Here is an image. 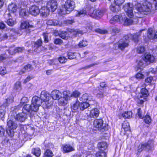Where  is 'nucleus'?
Listing matches in <instances>:
<instances>
[{
	"label": "nucleus",
	"instance_id": "1",
	"mask_svg": "<svg viewBox=\"0 0 157 157\" xmlns=\"http://www.w3.org/2000/svg\"><path fill=\"white\" fill-rule=\"evenodd\" d=\"M21 108V105H18L17 106L12 107L11 108V110L12 111L11 116L12 118L14 119L21 122L24 121L27 118V115L28 113L27 112L24 111V107H23L22 109V112L17 114V112Z\"/></svg>",
	"mask_w": 157,
	"mask_h": 157
},
{
	"label": "nucleus",
	"instance_id": "2",
	"mask_svg": "<svg viewBox=\"0 0 157 157\" xmlns=\"http://www.w3.org/2000/svg\"><path fill=\"white\" fill-rule=\"evenodd\" d=\"M151 3L148 2H145L141 4L137 2L136 10L140 13L144 14H149L151 10Z\"/></svg>",
	"mask_w": 157,
	"mask_h": 157
},
{
	"label": "nucleus",
	"instance_id": "3",
	"mask_svg": "<svg viewBox=\"0 0 157 157\" xmlns=\"http://www.w3.org/2000/svg\"><path fill=\"white\" fill-rule=\"evenodd\" d=\"M154 149V142L153 140H150L143 144L140 145L138 147V151L141 152L143 150L149 152L152 151Z\"/></svg>",
	"mask_w": 157,
	"mask_h": 157
},
{
	"label": "nucleus",
	"instance_id": "4",
	"mask_svg": "<svg viewBox=\"0 0 157 157\" xmlns=\"http://www.w3.org/2000/svg\"><path fill=\"white\" fill-rule=\"evenodd\" d=\"M137 4V2L133 1L132 3H127L124 5V9L128 17H132L133 16V10L134 8L136 9Z\"/></svg>",
	"mask_w": 157,
	"mask_h": 157
},
{
	"label": "nucleus",
	"instance_id": "5",
	"mask_svg": "<svg viewBox=\"0 0 157 157\" xmlns=\"http://www.w3.org/2000/svg\"><path fill=\"white\" fill-rule=\"evenodd\" d=\"M75 7V3L73 1L67 0L64 5V9L62 11V14H68L70 11H72Z\"/></svg>",
	"mask_w": 157,
	"mask_h": 157
},
{
	"label": "nucleus",
	"instance_id": "6",
	"mask_svg": "<svg viewBox=\"0 0 157 157\" xmlns=\"http://www.w3.org/2000/svg\"><path fill=\"white\" fill-rule=\"evenodd\" d=\"M94 125L98 130H101L102 131L107 130L109 128L108 124H103V121L102 119L95 120L94 121Z\"/></svg>",
	"mask_w": 157,
	"mask_h": 157
},
{
	"label": "nucleus",
	"instance_id": "7",
	"mask_svg": "<svg viewBox=\"0 0 157 157\" xmlns=\"http://www.w3.org/2000/svg\"><path fill=\"white\" fill-rule=\"evenodd\" d=\"M8 127L6 130L7 134L10 137H12L14 135L13 130L16 129L17 127V124L11 120H9L7 123Z\"/></svg>",
	"mask_w": 157,
	"mask_h": 157
},
{
	"label": "nucleus",
	"instance_id": "8",
	"mask_svg": "<svg viewBox=\"0 0 157 157\" xmlns=\"http://www.w3.org/2000/svg\"><path fill=\"white\" fill-rule=\"evenodd\" d=\"M149 95L148 90L144 88L141 89V93L138 95L137 97L139 100L138 102V103L142 104L144 102V100L146 99V97Z\"/></svg>",
	"mask_w": 157,
	"mask_h": 157
},
{
	"label": "nucleus",
	"instance_id": "9",
	"mask_svg": "<svg viewBox=\"0 0 157 157\" xmlns=\"http://www.w3.org/2000/svg\"><path fill=\"white\" fill-rule=\"evenodd\" d=\"M68 93H67L66 91L63 92V97L59 98V103L60 105H64L67 103L68 101L70 99L69 97L71 96V94Z\"/></svg>",
	"mask_w": 157,
	"mask_h": 157
},
{
	"label": "nucleus",
	"instance_id": "10",
	"mask_svg": "<svg viewBox=\"0 0 157 157\" xmlns=\"http://www.w3.org/2000/svg\"><path fill=\"white\" fill-rule=\"evenodd\" d=\"M24 111L27 112L28 113L31 111L37 112L39 109V106L36 105L32 106V103L31 105L26 104L24 106Z\"/></svg>",
	"mask_w": 157,
	"mask_h": 157
},
{
	"label": "nucleus",
	"instance_id": "11",
	"mask_svg": "<svg viewBox=\"0 0 157 157\" xmlns=\"http://www.w3.org/2000/svg\"><path fill=\"white\" fill-rule=\"evenodd\" d=\"M144 60L148 64L155 62V59L154 56L149 53H146L144 56Z\"/></svg>",
	"mask_w": 157,
	"mask_h": 157
},
{
	"label": "nucleus",
	"instance_id": "12",
	"mask_svg": "<svg viewBox=\"0 0 157 157\" xmlns=\"http://www.w3.org/2000/svg\"><path fill=\"white\" fill-rule=\"evenodd\" d=\"M40 9L38 7L36 6H32L29 9V12L32 15L36 16L40 13Z\"/></svg>",
	"mask_w": 157,
	"mask_h": 157
},
{
	"label": "nucleus",
	"instance_id": "13",
	"mask_svg": "<svg viewBox=\"0 0 157 157\" xmlns=\"http://www.w3.org/2000/svg\"><path fill=\"white\" fill-rule=\"evenodd\" d=\"M104 12L102 10H95L93 11L91 16L95 18L98 19L102 17L104 14Z\"/></svg>",
	"mask_w": 157,
	"mask_h": 157
},
{
	"label": "nucleus",
	"instance_id": "14",
	"mask_svg": "<svg viewBox=\"0 0 157 157\" xmlns=\"http://www.w3.org/2000/svg\"><path fill=\"white\" fill-rule=\"evenodd\" d=\"M48 8H50L52 12L54 11L57 8V4L56 2L52 0L49 1L47 3Z\"/></svg>",
	"mask_w": 157,
	"mask_h": 157
},
{
	"label": "nucleus",
	"instance_id": "15",
	"mask_svg": "<svg viewBox=\"0 0 157 157\" xmlns=\"http://www.w3.org/2000/svg\"><path fill=\"white\" fill-rule=\"evenodd\" d=\"M124 17L121 16L116 15L113 17L109 21V22L111 24H114L117 22L122 23L123 22Z\"/></svg>",
	"mask_w": 157,
	"mask_h": 157
},
{
	"label": "nucleus",
	"instance_id": "16",
	"mask_svg": "<svg viewBox=\"0 0 157 157\" xmlns=\"http://www.w3.org/2000/svg\"><path fill=\"white\" fill-rule=\"evenodd\" d=\"M50 95V94L48 92L43 90L41 92L40 97L42 101L47 102L49 100Z\"/></svg>",
	"mask_w": 157,
	"mask_h": 157
},
{
	"label": "nucleus",
	"instance_id": "17",
	"mask_svg": "<svg viewBox=\"0 0 157 157\" xmlns=\"http://www.w3.org/2000/svg\"><path fill=\"white\" fill-rule=\"evenodd\" d=\"M42 103V101L40 97L35 96L33 98L32 100V106H34V105H36L40 106Z\"/></svg>",
	"mask_w": 157,
	"mask_h": 157
},
{
	"label": "nucleus",
	"instance_id": "18",
	"mask_svg": "<svg viewBox=\"0 0 157 157\" xmlns=\"http://www.w3.org/2000/svg\"><path fill=\"white\" fill-rule=\"evenodd\" d=\"M61 93L59 90H54L51 94V96L54 100H59L61 97Z\"/></svg>",
	"mask_w": 157,
	"mask_h": 157
},
{
	"label": "nucleus",
	"instance_id": "19",
	"mask_svg": "<svg viewBox=\"0 0 157 157\" xmlns=\"http://www.w3.org/2000/svg\"><path fill=\"white\" fill-rule=\"evenodd\" d=\"M62 147L64 153L69 152L75 150L74 147L69 144L63 145Z\"/></svg>",
	"mask_w": 157,
	"mask_h": 157
},
{
	"label": "nucleus",
	"instance_id": "20",
	"mask_svg": "<svg viewBox=\"0 0 157 157\" xmlns=\"http://www.w3.org/2000/svg\"><path fill=\"white\" fill-rule=\"evenodd\" d=\"M144 29L140 30L138 32L134 34L133 35L132 34L131 39L135 43H137L139 41L140 38V37L141 36L140 33L144 30Z\"/></svg>",
	"mask_w": 157,
	"mask_h": 157
},
{
	"label": "nucleus",
	"instance_id": "21",
	"mask_svg": "<svg viewBox=\"0 0 157 157\" xmlns=\"http://www.w3.org/2000/svg\"><path fill=\"white\" fill-rule=\"evenodd\" d=\"M40 11V14L43 16L46 17L49 14V10L47 6L42 7Z\"/></svg>",
	"mask_w": 157,
	"mask_h": 157
},
{
	"label": "nucleus",
	"instance_id": "22",
	"mask_svg": "<svg viewBox=\"0 0 157 157\" xmlns=\"http://www.w3.org/2000/svg\"><path fill=\"white\" fill-rule=\"evenodd\" d=\"M33 27V25H32L31 23H29L27 21H24L21 25V28L22 29H29Z\"/></svg>",
	"mask_w": 157,
	"mask_h": 157
},
{
	"label": "nucleus",
	"instance_id": "23",
	"mask_svg": "<svg viewBox=\"0 0 157 157\" xmlns=\"http://www.w3.org/2000/svg\"><path fill=\"white\" fill-rule=\"evenodd\" d=\"M92 99V97L90 94L85 93L80 98L79 100L83 102H85L87 100L90 101Z\"/></svg>",
	"mask_w": 157,
	"mask_h": 157
},
{
	"label": "nucleus",
	"instance_id": "24",
	"mask_svg": "<svg viewBox=\"0 0 157 157\" xmlns=\"http://www.w3.org/2000/svg\"><path fill=\"white\" fill-rule=\"evenodd\" d=\"M98 147L100 151H104L107 147V145L106 142H101L98 143Z\"/></svg>",
	"mask_w": 157,
	"mask_h": 157
},
{
	"label": "nucleus",
	"instance_id": "25",
	"mask_svg": "<svg viewBox=\"0 0 157 157\" xmlns=\"http://www.w3.org/2000/svg\"><path fill=\"white\" fill-rule=\"evenodd\" d=\"M47 24L48 25L61 26V23L55 20H49L47 22Z\"/></svg>",
	"mask_w": 157,
	"mask_h": 157
},
{
	"label": "nucleus",
	"instance_id": "26",
	"mask_svg": "<svg viewBox=\"0 0 157 157\" xmlns=\"http://www.w3.org/2000/svg\"><path fill=\"white\" fill-rule=\"evenodd\" d=\"M99 114V111L97 109H92L90 111V116L91 117L96 118L98 117Z\"/></svg>",
	"mask_w": 157,
	"mask_h": 157
},
{
	"label": "nucleus",
	"instance_id": "27",
	"mask_svg": "<svg viewBox=\"0 0 157 157\" xmlns=\"http://www.w3.org/2000/svg\"><path fill=\"white\" fill-rule=\"evenodd\" d=\"M42 40L40 39L34 42L33 44V48H34V50L37 52L36 49L40 47L42 45Z\"/></svg>",
	"mask_w": 157,
	"mask_h": 157
},
{
	"label": "nucleus",
	"instance_id": "28",
	"mask_svg": "<svg viewBox=\"0 0 157 157\" xmlns=\"http://www.w3.org/2000/svg\"><path fill=\"white\" fill-rule=\"evenodd\" d=\"M128 42L124 40L120 41L118 44V47L121 49H123L128 46Z\"/></svg>",
	"mask_w": 157,
	"mask_h": 157
},
{
	"label": "nucleus",
	"instance_id": "29",
	"mask_svg": "<svg viewBox=\"0 0 157 157\" xmlns=\"http://www.w3.org/2000/svg\"><path fill=\"white\" fill-rule=\"evenodd\" d=\"M110 10L113 12L116 13L118 12L120 9L119 5H111L110 6Z\"/></svg>",
	"mask_w": 157,
	"mask_h": 157
},
{
	"label": "nucleus",
	"instance_id": "30",
	"mask_svg": "<svg viewBox=\"0 0 157 157\" xmlns=\"http://www.w3.org/2000/svg\"><path fill=\"white\" fill-rule=\"evenodd\" d=\"M90 104L87 102H83L80 103L79 104V108L81 110L83 111L90 106Z\"/></svg>",
	"mask_w": 157,
	"mask_h": 157
},
{
	"label": "nucleus",
	"instance_id": "31",
	"mask_svg": "<svg viewBox=\"0 0 157 157\" xmlns=\"http://www.w3.org/2000/svg\"><path fill=\"white\" fill-rule=\"evenodd\" d=\"M86 14V11L85 10L82 9L78 10L77 11L76 14V17H82L84 16Z\"/></svg>",
	"mask_w": 157,
	"mask_h": 157
},
{
	"label": "nucleus",
	"instance_id": "32",
	"mask_svg": "<svg viewBox=\"0 0 157 157\" xmlns=\"http://www.w3.org/2000/svg\"><path fill=\"white\" fill-rule=\"evenodd\" d=\"M134 16V15L132 17H129V18H127L126 17H124V22L126 25H131L133 23V20L132 19V17Z\"/></svg>",
	"mask_w": 157,
	"mask_h": 157
},
{
	"label": "nucleus",
	"instance_id": "33",
	"mask_svg": "<svg viewBox=\"0 0 157 157\" xmlns=\"http://www.w3.org/2000/svg\"><path fill=\"white\" fill-rule=\"evenodd\" d=\"M33 69V67L31 65L28 64L24 67V68L20 72V74H21L24 73L25 72V70L29 71L32 70Z\"/></svg>",
	"mask_w": 157,
	"mask_h": 157
},
{
	"label": "nucleus",
	"instance_id": "34",
	"mask_svg": "<svg viewBox=\"0 0 157 157\" xmlns=\"http://www.w3.org/2000/svg\"><path fill=\"white\" fill-rule=\"evenodd\" d=\"M147 36L150 39L155 38V32L153 31L152 29H149L148 30Z\"/></svg>",
	"mask_w": 157,
	"mask_h": 157
},
{
	"label": "nucleus",
	"instance_id": "35",
	"mask_svg": "<svg viewBox=\"0 0 157 157\" xmlns=\"http://www.w3.org/2000/svg\"><path fill=\"white\" fill-rule=\"evenodd\" d=\"M17 9V6L16 5L12 3L9 5L8 6V9L9 11L13 13L15 12Z\"/></svg>",
	"mask_w": 157,
	"mask_h": 157
},
{
	"label": "nucleus",
	"instance_id": "36",
	"mask_svg": "<svg viewBox=\"0 0 157 157\" xmlns=\"http://www.w3.org/2000/svg\"><path fill=\"white\" fill-rule=\"evenodd\" d=\"M66 91L67 93H69L71 94V96L69 97L70 99L72 97L75 98L78 97L81 94L77 90H75L73 91L72 93H71L69 91Z\"/></svg>",
	"mask_w": 157,
	"mask_h": 157
},
{
	"label": "nucleus",
	"instance_id": "37",
	"mask_svg": "<svg viewBox=\"0 0 157 157\" xmlns=\"http://www.w3.org/2000/svg\"><path fill=\"white\" fill-rule=\"evenodd\" d=\"M59 36L63 39H67L69 37V34L67 32L62 31L59 34Z\"/></svg>",
	"mask_w": 157,
	"mask_h": 157
},
{
	"label": "nucleus",
	"instance_id": "38",
	"mask_svg": "<svg viewBox=\"0 0 157 157\" xmlns=\"http://www.w3.org/2000/svg\"><path fill=\"white\" fill-rule=\"evenodd\" d=\"M143 118L144 119V121L147 124H149L151 121V117L148 114H147L145 117H143Z\"/></svg>",
	"mask_w": 157,
	"mask_h": 157
},
{
	"label": "nucleus",
	"instance_id": "39",
	"mask_svg": "<svg viewBox=\"0 0 157 157\" xmlns=\"http://www.w3.org/2000/svg\"><path fill=\"white\" fill-rule=\"evenodd\" d=\"M132 113L131 111L125 112L122 114L123 117L124 118H129L132 117Z\"/></svg>",
	"mask_w": 157,
	"mask_h": 157
},
{
	"label": "nucleus",
	"instance_id": "40",
	"mask_svg": "<svg viewBox=\"0 0 157 157\" xmlns=\"http://www.w3.org/2000/svg\"><path fill=\"white\" fill-rule=\"evenodd\" d=\"M33 153L36 156H39L40 154V150L39 148H34L33 150Z\"/></svg>",
	"mask_w": 157,
	"mask_h": 157
},
{
	"label": "nucleus",
	"instance_id": "41",
	"mask_svg": "<svg viewBox=\"0 0 157 157\" xmlns=\"http://www.w3.org/2000/svg\"><path fill=\"white\" fill-rule=\"evenodd\" d=\"M122 127L124 131H128L129 129V124L128 122L124 121L122 124Z\"/></svg>",
	"mask_w": 157,
	"mask_h": 157
},
{
	"label": "nucleus",
	"instance_id": "42",
	"mask_svg": "<svg viewBox=\"0 0 157 157\" xmlns=\"http://www.w3.org/2000/svg\"><path fill=\"white\" fill-rule=\"evenodd\" d=\"M79 102L78 101H77L75 103L71 105V109L72 110L74 111L77 110L79 107Z\"/></svg>",
	"mask_w": 157,
	"mask_h": 157
},
{
	"label": "nucleus",
	"instance_id": "43",
	"mask_svg": "<svg viewBox=\"0 0 157 157\" xmlns=\"http://www.w3.org/2000/svg\"><path fill=\"white\" fill-rule=\"evenodd\" d=\"M71 32L73 33V34L75 35L76 37L79 36V34L82 35L83 33L81 30H80L78 29L76 30L73 29L72 30Z\"/></svg>",
	"mask_w": 157,
	"mask_h": 157
},
{
	"label": "nucleus",
	"instance_id": "44",
	"mask_svg": "<svg viewBox=\"0 0 157 157\" xmlns=\"http://www.w3.org/2000/svg\"><path fill=\"white\" fill-rule=\"evenodd\" d=\"M5 109L4 106H1L0 107V117L1 118L3 117L4 116L5 113Z\"/></svg>",
	"mask_w": 157,
	"mask_h": 157
},
{
	"label": "nucleus",
	"instance_id": "45",
	"mask_svg": "<svg viewBox=\"0 0 157 157\" xmlns=\"http://www.w3.org/2000/svg\"><path fill=\"white\" fill-rule=\"evenodd\" d=\"M87 45V41L86 40H83L79 42L78 46L80 48H82L86 46Z\"/></svg>",
	"mask_w": 157,
	"mask_h": 157
},
{
	"label": "nucleus",
	"instance_id": "46",
	"mask_svg": "<svg viewBox=\"0 0 157 157\" xmlns=\"http://www.w3.org/2000/svg\"><path fill=\"white\" fill-rule=\"evenodd\" d=\"M96 157H106V154L105 151H99L97 153Z\"/></svg>",
	"mask_w": 157,
	"mask_h": 157
},
{
	"label": "nucleus",
	"instance_id": "47",
	"mask_svg": "<svg viewBox=\"0 0 157 157\" xmlns=\"http://www.w3.org/2000/svg\"><path fill=\"white\" fill-rule=\"evenodd\" d=\"M14 88L16 90H20L21 89V83L20 82H17L14 85Z\"/></svg>",
	"mask_w": 157,
	"mask_h": 157
},
{
	"label": "nucleus",
	"instance_id": "48",
	"mask_svg": "<svg viewBox=\"0 0 157 157\" xmlns=\"http://www.w3.org/2000/svg\"><path fill=\"white\" fill-rule=\"evenodd\" d=\"M104 89H100L99 92L97 94V96L98 97L100 98H102L104 96Z\"/></svg>",
	"mask_w": 157,
	"mask_h": 157
},
{
	"label": "nucleus",
	"instance_id": "49",
	"mask_svg": "<svg viewBox=\"0 0 157 157\" xmlns=\"http://www.w3.org/2000/svg\"><path fill=\"white\" fill-rule=\"evenodd\" d=\"M120 31V29L116 27H114L112 29V33L113 35H115L117 33H119Z\"/></svg>",
	"mask_w": 157,
	"mask_h": 157
},
{
	"label": "nucleus",
	"instance_id": "50",
	"mask_svg": "<svg viewBox=\"0 0 157 157\" xmlns=\"http://www.w3.org/2000/svg\"><path fill=\"white\" fill-rule=\"evenodd\" d=\"M145 51V48L144 47H138L137 49L136 52L137 53L139 54H142Z\"/></svg>",
	"mask_w": 157,
	"mask_h": 157
},
{
	"label": "nucleus",
	"instance_id": "51",
	"mask_svg": "<svg viewBox=\"0 0 157 157\" xmlns=\"http://www.w3.org/2000/svg\"><path fill=\"white\" fill-rule=\"evenodd\" d=\"M24 50L25 48L23 47H16L14 49L16 53L21 52Z\"/></svg>",
	"mask_w": 157,
	"mask_h": 157
},
{
	"label": "nucleus",
	"instance_id": "52",
	"mask_svg": "<svg viewBox=\"0 0 157 157\" xmlns=\"http://www.w3.org/2000/svg\"><path fill=\"white\" fill-rule=\"evenodd\" d=\"M45 155L48 157H52L53 156V154L52 151L47 150L45 153Z\"/></svg>",
	"mask_w": 157,
	"mask_h": 157
},
{
	"label": "nucleus",
	"instance_id": "53",
	"mask_svg": "<svg viewBox=\"0 0 157 157\" xmlns=\"http://www.w3.org/2000/svg\"><path fill=\"white\" fill-rule=\"evenodd\" d=\"M132 34H128L124 36V39L122 40H124L125 41H127L129 42V39H131Z\"/></svg>",
	"mask_w": 157,
	"mask_h": 157
},
{
	"label": "nucleus",
	"instance_id": "54",
	"mask_svg": "<svg viewBox=\"0 0 157 157\" xmlns=\"http://www.w3.org/2000/svg\"><path fill=\"white\" fill-rule=\"evenodd\" d=\"M7 73V71L6 70V68L5 67H0V74L2 75H4L6 74Z\"/></svg>",
	"mask_w": 157,
	"mask_h": 157
},
{
	"label": "nucleus",
	"instance_id": "55",
	"mask_svg": "<svg viewBox=\"0 0 157 157\" xmlns=\"http://www.w3.org/2000/svg\"><path fill=\"white\" fill-rule=\"evenodd\" d=\"M20 15L23 17L26 16L27 12L25 9H21L20 11Z\"/></svg>",
	"mask_w": 157,
	"mask_h": 157
},
{
	"label": "nucleus",
	"instance_id": "56",
	"mask_svg": "<svg viewBox=\"0 0 157 157\" xmlns=\"http://www.w3.org/2000/svg\"><path fill=\"white\" fill-rule=\"evenodd\" d=\"M75 54L72 52H69L68 53V58L70 59H73L76 58Z\"/></svg>",
	"mask_w": 157,
	"mask_h": 157
},
{
	"label": "nucleus",
	"instance_id": "57",
	"mask_svg": "<svg viewBox=\"0 0 157 157\" xmlns=\"http://www.w3.org/2000/svg\"><path fill=\"white\" fill-rule=\"evenodd\" d=\"M58 61L61 63H64L67 61V59L64 57H60L58 58Z\"/></svg>",
	"mask_w": 157,
	"mask_h": 157
},
{
	"label": "nucleus",
	"instance_id": "58",
	"mask_svg": "<svg viewBox=\"0 0 157 157\" xmlns=\"http://www.w3.org/2000/svg\"><path fill=\"white\" fill-rule=\"evenodd\" d=\"M6 23L8 25L10 26H12L14 24V21L12 19H9L6 21Z\"/></svg>",
	"mask_w": 157,
	"mask_h": 157
},
{
	"label": "nucleus",
	"instance_id": "59",
	"mask_svg": "<svg viewBox=\"0 0 157 157\" xmlns=\"http://www.w3.org/2000/svg\"><path fill=\"white\" fill-rule=\"evenodd\" d=\"M144 59H143L140 60L138 62V64L139 68L143 67L144 66Z\"/></svg>",
	"mask_w": 157,
	"mask_h": 157
},
{
	"label": "nucleus",
	"instance_id": "60",
	"mask_svg": "<svg viewBox=\"0 0 157 157\" xmlns=\"http://www.w3.org/2000/svg\"><path fill=\"white\" fill-rule=\"evenodd\" d=\"M96 32L101 34H105L107 33V31L106 30H101L100 29H97L95 30Z\"/></svg>",
	"mask_w": 157,
	"mask_h": 157
},
{
	"label": "nucleus",
	"instance_id": "61",
	"mask_svg": "<svg viewBox=\"0 0 157 157\" xmlns=\"http://www.w3.org/2000/svg\"><path fill=\"white\" fill-rule=\"evenodd\" d=\"M63 41L60 39L57 38L55 40L54 43L57 44H62Z\"/></svg>",
	"mask_w": 157,
	"mask_h": 157
},
{
	"label": "nucleus",
	"instance_id": "62",
	"mask_svg": "<svg viewBox=\"0 0 157 157\" xmlns=\"http://www.w3.org/2000/svg\"><path fill=\"white\" fill-rule=\"evenodd\" d=\"M142 111L140 108H139L137 109V115L140 118H143V117L142 115Z\"/></svg>",
	"mask_w": 157,
	"mask_h": 157
},
{
	"label": "nucleus",
	"instance_id": "63",
	"mask_svg": "<svg viewBox=\"0 0 157 157\" xmlns=\"http://www.w3.org/2000/svg\"><path fill=\"white\" fill-rule=\"evenodd\" d=\"M124 1L125 0H114V2L115 4L120 6L124 2Z\"/></svg>",
	"mask_w": 157,
	"mask_h": 157
},
{
	"label": "nucleus",
	"instance_id": "64",
	"mask_svg": "<svg viewBox=\"0 0 157 157\" xmlns=\"http://www.w3.org/2000/svg\"><path fill=\"white\" fill-rule=\"evenodd\" d=\"M27 100V98L25 97H23L21 100L20 104L19 105H21V107L23 104L25 102H26Z\"/></svg>",
	"mask_w": 157,
	"mask_h": 157
}]
</instances>
